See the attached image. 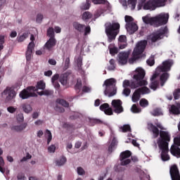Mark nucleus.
Returning a JSON list of instances; mask_svg holds the SVG:
<instances>
[{"instance_id":"obj_16","label":"nucleus","mask_w":180,"mask_h":180,"mask_svg":"<svg viewBox=\"0 0 180 180\" xmlns=\"http://www.w3.org/2000/svg\"><path fill=\"white\" fill-rule=\"evenodd\" d=\"M159 148H160L162 150V153L160 155L162 160L169 161L170 158H169V155H168V153H169V149L168 148V146H159Z\"/></svg>"},{"instance_id":"obj_11","label":"nucleus","mask_w":180,"mask_h":180,"mask_svg":"<svg viewBox=\"0 0 180 180\" xmlns=\"http://www.w3.org/2000/svg\"><path fill=\"white\" fill-rule=\"evenodd\" d=\"M148 129L150 131H152L154 139H157V137L160 136V132L161 131L158 129H160V130H165V128H164L161 122H155V125L153 123H148Z\"/></svg>"},{"instance_id":"obj_8","label":"nucleus","mask_w":180,"mask_h":180,"mask_svg":"<svg viewBox=\"0 0 180 180\" xmlns=\"http://www.w3.org/2000/svg\"><path fill=\"white\" fill-rule=\"evenodd\" d=\"M72 27L76 32L78 33H84V36H88V34H91V26H85L84 24H81L78 21H75L72 22Z\"/></svg>"},{"instance_id":"obj_3","label":"nucleus","mask_w":180,"mask_h":180,"mask_svg":"<svg viewBox=\"0 0 180 180\" xmlns=\"http://www.w3.org/2000/svg\"><path fill=\"white\" fill-rule=\"evenodd\" d=\"M105 32L108 43H112L116 40V37L120 32V24L119 22H107L105 24Z\"/></svg>"},{"instance_id":"obj_59","label":"nucleus","mask_w":180,"mask_h":180,"mask_svg":"<svg viewBox=\"0 0 180 180\" xmlns=\"http://www.w3.org/2000/svg\"><path fill=\"white\" fill-rule=\"evenodd\" d=\"M119 49L123 50L127 47V42H118Z\"/></svg>"},{"instance_id":"obj_56","label":"nucleus","mask_w":180,"mask_h":180,"mask_svg":"<svg viewBox=\"0 0 180 180\" xmlns=\"http://www.w3.org/2000/svg\"><path fill=\"white\" fill-rule=\"evenodd\" d=\"M148 65H150V67H153L154 64H155V60L153 57L150 58L149 59L147 60L146 61Z\"/></svg>"},{"instance_id":"obj_46","label":"nucleus","mask_w":180,"mask_h":180,"mask_svg":"<svg viewBox=\"0 0 180 180\" xmlns=\"http://www.w3.org/2000/svg\"><path fill=\"white\" fill-rule=\"evenodd\" d=\"M108 49L110 50V54H111L112 56H115V54H117L119 53V49H117V48L115 46L112 48H110V46H109Z\"/></svg>"},{"instance_id":"obj_25","label":"nucleus","mask_w":180,"mask_h":180,"mask_svg":"<svg viewBox=\"0 0 180 180\" xmlns=\"http://www.w3.org/2000/svg\"><path fill=\"white\" fill-rule=\"evenodd\" d=\"M140 98H141V93L140 92V90L137 89L134 91L132 95V101L139 102V101H140Z\"/></svg>"},{"instance_id":"obj_44","label":"nucleus","mask_w":180,"mask_h":180,"mask_svg":"<svg viewBox=\"0 0 180 180\" xmlns=\"http://www.w3.org/2000/svg\"><path fill=\"white\" fill-rule=\"evenodd\" d=\"M131 110L132 112V113H140V112H141V109L137 107V105L134 104L131 106Z\"/></svg>"},{"instance_id":"obj_18","label":"nucleus","mask_w":180,"mask_h":180,"mask_svg":"<svg viewBox=\"0 0 180 180\" xmlns=\"http://www.w3.org/2000/svg\"><path fill=\"white\" fill-rule=\"evenodd\" d=\"M27 89L29 91H32V92L38 91V89H41L42 91H44V89H46V83H44L43 80H41L37 83V86H28Z\"/></svg>"},{"instance_id":"obj_60","label":"nucleus","mask_w":180,"mask_h":180,"mask_svg":"<svg viewBox=\"0 0 180 180\" xmlns=\"http://www.w3.org/2000/svg\"><path fill=\"white\" fill-rule=\"evenodd\" d=\"M108 108H109V104H108L107 103H105L102 104L101 105H100V110L105 112V110H106V109Z\"/></svg>"},{"instance_id":"obj_61","label":"nucleus","mask_w":180,"mask_h":180,"mask_svg":"<svg viewBox=\"0 0 180 180\" xmlns=\"http://www.w3.org/2000/svg\"><path fill=\"white\" fill-rule=\"evenodd\" d=\"M77 174L78 175H85V170L81 167H77Z\"/></svg>"},{"instance_id":"obj_53","label":"nucleus","mask_w":180,"mask_h":180,"mask_svg":"<svg viewBox=\"0 0 180 180\" xmlns=\"http://www.w3.org/2000/svg\"><path fill=\"white\" fill-rule=\"evenodd\" d=\"M75 89H78L79 91L81 90L82 88V81L81 79H77V84L75 86Z\"/></svg>"},{"instance_id":"obj_31","label":"nucleus","mask_w":180,"mask_h":180,"mask_svg":"<svg viewBox=\"0 0 180 180\" xmlns=\"http://www.w3.org/2000/svg\"><path fill=\"white\" fill-rule=\"evenodd\" d=\"M56 103H58L59 105L64 106V108H70V103H68L67 101L64 99L58 98L56 100Z\"/></svg>"},{"instance_id":"obj_35","label":"nucleus","mask_w":180,"mask_h":180,"mask_svg":"<svg viewBox=\"0 0 180 180\" xmlns=\"http://www.w3.org/2000/svg\"><path fill=\"white\" fill-rule=\"evenodd\" d=\"M38 95L39 96H43L44 95L45 96H50L53 94V91L51 90H44L42 91L37 92Z\"/></svg>"},{"instance_id":"obj_38","label":"nucleus","mask_w":180,"mask_h":180,"mask_svg":"<svg viewBox=\"0 0 180 180\" xmlns=\"http://www.w3.org/2000/svg\"><path fill=\"white\" fill-rule=\"evenodd\" d=\"M5 166V162L4 161V158L0 157V172L1 174H5V169L2 167Z\"/></svg>"},{"instance_id":"obj_49","label":"nucleus","mask_w":180,"mask_h":180,"mask_svg":"<svg viewBox=\"0 0 180 180\" xmlns=\"http://www.w3.org/2000/svg\"><path fill=\"white\" fill-rule=\"evenodd\" d=\"M130 94H131V90L129 88H124L122 94H124V96H129Z\"/></svg>"},{"instance_id":"obj_57","label":"nucleus","mask_w":180,"mask_h":180,"mask_svg":"<svg viewBox=\"0 0 180 180\" xmlns=\"http://www.w3.org/2000/svg\"><path fill=\"white\" fill-rule=\"evenodd\" d=\"M126 23H131L133 22V20H134V18L133 17L129 15H125L124 17Z\"/></svg>"},{"instance_id":"obj_5","label":"nucleus","mask_w":180,"mask_h":180,"mask_svg":"<svg viewBox=\"0 0 180 180\" xmlns=\"http://www.w3.org/2000/svg\"><path fill=\"white\" fill-rule=\"evenodd\" d=\"M146 77V70L143 68H137L134 72L132 77V85L136 86H138V88L140 86H146L148 85L147 80L144 79Z\"/></svg>"},{"instance_id":"obj_37","label":"nucleus","mask_w":180,"mask_h":180,"mask_svg":"<svg viewBox=\"0 0 180 180\" xmlns=\"http://www.w3.org/2000/svg\"><path fill=\"white\" fill-rule=\"evenodd\" d=\"M139 105L141 106V108H147L148 106L149 103L148 101L146 98H141L139 101Z\"/></svg>"},{"instance_id":"obj_34","label":"nucleus","mask_w":180,"mask_h":180,"mask_svg":"<svg viewBox=\"0 0 180 180\" xmlns=\"http://www.w3.org/2000/svg\"><path fill=\"white\" fill-rule=\"evenodd\" d=\"M115 59H110L109 61L110 65L108 66V71H114L116 68V63Z\"/></svg>"},{"instance_id":"obj_27","label":"nucleus","mask_w":180,"mask_h":180,"mask_svg":"<svg viewBox=\"0 0 180 180\" xmlns=\"http://www.w3.org/2000/svg\"><path fill=\"white\" fill-rule=\"evenodd\" d=\"M21 108L25 113H30V112L33 110V109L32 108V105L27 103H22L21 105Z\"/></svg>"},{"instance_id":"obj_15","label":"nucleus","mask_w":180,"mask_h":180,"mask_svg":"<svg viewBox=\"0 0 180 180\" xmlns=\"http://www.w3.org/2000/svg\"><path fill=\"white\" fill-rule=\"evenodd\" d=\"M169 174L172 180H180L179 170L176 165H174L170 167Z\"/></svg>"},{"instance_id":"obj_30","label":"nucleus","mask_w":180,"mask_h":180,"mask_svg":"<svg viewBox=\"0 0 180 180\" xmlns=\"http://www.w3.org/2000/svg\"><path fill=\"white\" fill-rule=\"evenodd\" d=\"M67 162V158L62 156L61 158H60L59 160H57L56 161V165L58 167H62V165H64V164H65Z\"/></svg>"},{"instance_id":"obj_21","label":"nucleus","mask_w":180,"mask_h":180,"mask_svg":"<svg viewBox=\"0 0 180 180\" xmlns=\"http://www.w3.org/2000/svg\"><path fill=\"white\" fill-rule=\"evenodd\" d=\"M126 29L130 34H133V33L139 30V27L137 26V24H136L135 22H131L127 23Z\"/></svg>"},{"instance_id":"obj_48","label":"nucleus","mask_w":180,"mask_h":180,"mask_svg":"<svg viewBox=\"0 0 180 180\" xmlns=\"http://www.w3.org/2000/svg\"><path fill=\"white\" fill-rule=\"evenodd\" d=\"M127 42V37L125 35H120L118 38V43Z\"/></svg>"},{"instance_id":"obj_13","label":"nucleus","mask_w":180,"mask_h":180,"mask_svg":"<svg viewBox=\"0 0 180 180\" xmlns=\"http://www.w3.org/2000/svg\"><path fill=\"white\" fill-rule=\"evenodd\" d=\"M111 105L114 109L115 113H117V115L123 113L124 110L123 106L122 105H123V102H122L120 99L112 100Z\"/></svg>"},{"instance_id":"obj_54","label":"nucleus","mask_w":180,"mask_h":180,"mask_svg":"<svg viewBox=\"0 0 180 180\" xmlns=\"http://www.w3.org/2000/svg\"><path fill=\"white\" fill-rule=\"evenodd\" d=\"M146 1L147 0H140L138 4V11H140L142 8H144V5L146 4Z\"/></svg>"},{"instance_id":"obj_47","label":"nucleus","mask_w":180,"mask_h":180,"mask_svg":"<svg viewBox=\"0 0 180 180\" xmlns=\"http://www.w3.org/2000/svg\"><path fill=\"white\" fill-rule=\"evenodd\" d=\"M29 35L27 34V33H23L21 36L18 37V41L19 43H22V41H23L25 39H27Z\"/></svg>"},{"instance_id":"obj_2","label":"nucleus","mask_w":180,"mask_h":180,"mask_svg":"<svg viewBox=\"0 0 180 180\" xmlns=\"http://www.w3.org/2000/svg\"><path fill=\"white\" fill-rule=\"evenodd\" d=\"M169 18V13H162L155 17H150V15L143 16L142 20L146 25H150L154 27H159V26L167 25Z\"/></svg>"},{"instance_id":"obj_63","label":"nucleus","mask_w":180,"mask_h":180,"mask_svg":"<svg viewBox=\"0 0 180 180\" xmlns=\"http://www.w3.org/2000/svg\"><path fill=\"white\" fill-rule=\"evenodd\" d=\"M174 146H177V147H180V136L179 137L174 138Z\"/></svg>"},{"instance_id":"obj_58","label":"nucleus","mask_w":180,"mask_h":180,"mask_svg":"<svg viewBox=\"0 0 180 180\" xmlns=\"http://www.w3.org/2000/svg\"><path fill=\"white\" fill-rule=\"evenodd\" d=\"M17 120L20 123L23 122V120H25V117L23 116V113L20 112L19 114H18Z\"/></svg>"},{"instance_id":"obj_26","label":"nucleus","mask_w":180,"mask_h":180,"mask_svg":"<svg viewBox=\"0 0 180 180\" xmlns=\"http://www.w3.org/2000/svg\"><path fill=\"white\" fill-rule=\"evenodd\" d=\"M26 127H27V123L25 122L20 125H15L12 127L11 130H15V131H22V130H25Z\"/></svg>"},{"instance_id":"obj_23","label":"nucleus","mask_w":180,"mask_h":180,"mask_svg":"<svg viewBox=\"0 0 180 180\" xmlns=\"http://www.w3.org/2000/svg\"><path fill=\"white\" fill-rule=\"evenodd\" d=\"M170 153L174 157H176L177 158H180V148L179 146L176 145H172L170 148Z\"/></svg>"},{"instance_id":"obj_33","label":"nucleus","mask_w":180,"mask_h":180,"mask_svg":"<svg viewBox=\"0 0 180 180\" xmlns=\"http://www.w3.org/2000/svg\"><path fill=\"white\" fill-rule=\"evenodd\" d=\"M92 18V13H91L89 11H86L83 13L82 16V20H84V22H86L88 20L91 19Z\"/></svg>"},{"instance_id":"obj_42","label":"nucleus","mask_w":180,"mask_h":180,"mask_svg":"<svg viewBox=\"0 0 180 180\" xmlns=\"http://www.w3.org/2000/svg\"><path fill=\"white\" fill-rule=\"evenodd\" d=\"M121 130H122L123 133H127V131H131V128H130V125L124 124L123 127H120Z\"/></svg>"},{"instance_id":"obj_9","label":"nucleus","mask_w":180,"mask_h":180,"mask_svg":"<svg viewBox=\"0 0 180 180\" xmlns=\"http://www.w3.org/2000/svg\"><path fill=\"white\" fill-rule=\"evenodd\" d=\"M160 139L158 141V147H168L171 141V135L166 131H160Z\"/></svg>"},{"instance_id":"obj_10","label":"nucleus","mask_w":180,"mask_h":180,"mask_svg":"<svg viewBox=\"0 0 180 180\" xmlns=\"http://www.w3.org/2000/svg\"><path fill=\"white\" fill-rule=\"evenodd\" d=\"M1 96H6L4 102L5 103H9L11 101L16 98V91L12 87H6L4 91L1 93Z\"/></svg>"},{"instance_id":"obj_20","label":"nucleus","mask_w":180,"mask_h":180,"mask_svg":"<svg viewBox=\"0 0 180 180\" xmlns=\"http://www.w3.org/2000/svg\"><path fill=\"white\" fill-rule=\"evenodd\" d=\"M33 50H34V42L31 41L27 46V50L25 53L27 61H30V60H32Z\"/></svg>"},{"instance_id":"obj_12","label":"nucleus","mask_w":180,"mask_h":180,"mask_svg":"<svg viewBox=\"0 0 180 180\" xmlns=\"http://www.w3.org/2000/svg\"><path fill=\"white\" fill-rule=\"evenodd\" d=\"M130 157H131V152L130 150H125L122 152L120 155V161H121V165H129V164L131 162V160L129 159Z\"/></svg>"},{"instance_id":"obj_39","label":"nucleus","mask_w":180,"mask_h":180,"mask_svg":"<svg viewBox=\"0 0 180 180\" xmlns=\"http://www.w3.org/2000/svg\"><path fill=\"white\" fill-rule=\"evenodd\" d=\"M174 99L175 101L179 99L180 98V89H176L173 92Z\"/></svg>"},{"instance_id":"obj_41","label":"nucleus","mask_w":180,"mask_h":180,"mask_svg":"<svg viewBox=\"0 0 180 180\" xmlns=\"http://www.w3.org/2000/svg\"><path fill=\"white\" fill-rule=\"evenodd\" d=\"M45 134L48 136L47 144H50V142L51 140H53V135L51 134V131H50L49 129H46Z\"/></svg>"},{"instance_id":"obj_62","label":"nucleus","mask_w":180,"mask_h":180,"mask_svg":"<svg viewBox=\"0 0 180 180\" xmlns=\"http://www.w3.org/2000/svg\"><path fill=\"white\" fill-rule=\"evenodd\" d=\"M91 8V3H89V0H86V4L82 6V9H84L85 11Z\"/></svg>"},{"instance_id":"obj_19","label":"nucleus","mask_w":180,"mask_h":180,"mask_svg":"<svg viewBox=\"0 0 180 180\" xmlns=\"http://www.w3.org/2000/svg\"><path fill=\"white\" fill-rule=\"evenodd\" d=\"M19 96L21 99H27L28 98H31V96H34V93H33V90H29L27 87V89L20 91Z\"/></svg>"},{"instance_id":"obj_6","label":"nucleus","mask_w":180,"mask_h":180,"mask_svg":"<svg viewBox=\"0 0 180 180\" xmlns=\"http://www.w3.org/2000/svg\"><path fill=\"white\" fill-rule=\"evenodd\" d=\"M103 86H105L104 91V95L108 96V98H112L117 94V87H116V79L114 78H110L105 80Z\"/></svg>"},{"instance_id":"obj_45","label":"nucleus","mask_w":180,"mask_h":180,"mask_svg":"<svg viewBox=\"0 0 180 180\" xmlns=\"http://www.w3.org/2000/svg\"><path fill=\"white\" fill-rule=\"evenodd\" d=\"M4 44H5V36L0 35V51L4 50Z\"/></svg>"},{"instance_id":"obj_24","label":"nucleus","mask_w":180,"mask_h":180,"mask_svg":"<svg viewBox=\"0 0 180 180\" xmlns=\"http://www.w3.org/2000/svg\"><path fill=\"white\" fill-rule=\"evenodd\" d=\"M122 86L123 88H131V89H137L138 86H133V79H131V81L130 80H128V79H125L123 81V83H122Z\"/></svg>"},{"instance_id":"obj_29","label":"nucleus","mask_w":180,"mask_h":180,"mask_svg":"<svg viewBox=\"0 0 180 180\" xmlns=\"http://www.w3.org/2000/svg\"><path fill=\"white\" fill-rule=\"evenodd\" d=\"M60 82L62 85H67V82H68V74H63L60 77Z\"/></svg>"},{"instance_id":"obj_32","label":"nucleus","mask_w":180,"mask_h":180,"mask_svg":"<svg viewBox=\"0 0 180 180\" xmlns=\"http://www.w3.org/2000/svg\"><path fill=\"white\" fill-rule=\"evenodd\" d=\"M136 4H137V0H128L127 1V5L131 11H134L136 9Z\"/></svg>"},{"instance_id":"obj_7","label":"nucleus","mask_w":180,"mask_h":180,"mask_svg":"<svg viewBox=\"0 0 180 180\" xmlns=\"http://www.w3.org/2000/svg\"><path fill=\"white\" fill-rule=\"evenodd\" d=\"M167 0H149L143 6L144 11H155L157 8L165 6Z\"/></svg>"},{"instance_id":"obj_43","label":"nucleus","mask_w":180,"mask_h":180,"mask_svg":"<svg viewBox=\"0 0 180 180\" xmlns=\"http://www.w3.org/2000/svg\"><path fill=\"white\" fill-rule=\"evenodd\" d=\"M91 2L94 5H105L108 2L106 0H91Z\"/></svg>"},{"instance_id":"obj_52","label":"nucleus","mask_w":180,"mask_h":180,"mask_svg":"<svg viewBox=\"0 0 180 180\" xmlns=\"http://www.w3.org/2000/svg\"><path fill=\"white\" fill-rule=\"evenodd\" d=\"M77 67L79 70H81L82 68V56H79L77 60Z\"/></svg>"},{"instance_id":"obj_28","label":"nucleus","mask_w":180,"mask_h":180,"mask_svg":"<svg viewBox=\"0 0 180 180\" xmlns=\"http://www.w3.org/2000/svg\"><path fill=\"white\" fill-rule=\"evenodd\" d=\"M158 86H160V82L158 80H152L149 85V88L153 91H157Z\"/></svg>"},{"instance_id":"obj_22","label":"nucleus","mask_w":180,"mask_h":180,"mask_svg":"<svg viewBox=\"0 0 180 180\" xmlns=\"http://www.w3.org/2000/svg\"><path fill=\"white\" fill-rule=\"evenodd\" d=\"M56 44H57V40H56V38H50L45 44L44 47L46 50L50 51Z\"/></svg>"},{"instance_id":"obj_51","label":"nucleus","mask_w":180,"mask_h":180,"mask_svg":"<svg viewBox=\"0 0 180 180\" xmlns=\"http://www.w3.org/2000/svg\"><path fill=\"white\" fill-rule=\"evenodd\" d=\"M91 123H94V124H103V121L100 119L94 118L91 120Z\"/></svg>"},{"instance_id":"obj_55","label":"nucleus","mask_w":180,"mask_h":180,"mask_svg":"<svg viewBox=\"0 0 180 180\" xmlns=\"http://www.w3.org/2000/svg\"><path fill=\"white\" fill-rule=\"evenodd\" d=\"M104 113L108 116H112V115H113V110H112V108L108 107L104 110Z\"/></svg>"},{"instance_id":"obj_17","label":"nucleus","mask_w":180,"mask_h":180,"mask_svg":"<svg viewBox=\"0 0 180 180\" xmlns=\"http://www.w3.org/2000/svg\"><path fill=\"white\" fill-rule=\"evenodd\" d=\"M169 112L171 115H180V101L175 102L174 104L172 105L169 109Z\"/></svg>"},{"instance_id":"obj_36","label":"nucleus","mask_w":180,"mask_h":180,"mask_svg":"<svg viewBox=\"0 0 180 180\" xmlns=\"http://www.w3.org/2000/svg\"><path fill=\"white\" fill-rule=\"evenodd\" d=\"M138 89H139V92H141V95H146V94H150V92H151L150 89H148V87H147L146 86L143 87L139 88Z\"/></svg>"},{"instance_id":"obj_4","label":"nucleus","mask_w":180,"mask_h":180,"mask_svg":"<svg viewBox=\"0 0 180 180\" xmlns=\"http://www.w3.org/2000/svg\"><path fill=\"white\" fill-rule=\"evenodd\" d=\"M172 64V61L165 60L162 63V65H160L157 68V72H163L160 77V86H164V85H165V82L168 81V78H169V74L168 73V71H171Z\"/></svg>"},{"instance_id":"obj_14","label":"nucleus","mask_w":180,"mask_h":180,"mask_svg":"<svg viewBox=\"0 0 180 180\" xmlns=\"http://www.w3.org/2000/svg\"><path fill=\"white\" fill-rule=\"evenodd\" d=\"M167 33V27L161 28L158 32L150 34L152 43H155L158 40L163 39L164 34Z\"/></svg>"},{"instance_id":"obj_64","label":"nucleus","mask_w":180,"mask_h":180,"mask_svg":"<svg viewBox=\"0 0 180 180\" xmlns=\"http://www.w3.org/2000/svg\"><path fill=\"white\" fill-rule=\"evenodd\" d=\"M7 111L9 113H15V112H16V108H15V107H13V106H10V107L7 108Z\"/></svg>"},{"instance_id":"obj_40","label":"nucleus","mask_w":180,"mask_h":180,"mask_svg":"<svg viewBox=\"0 0 180 180\" xmlns=\"http://www.w3.org/2000/svg\"><path fill=\"white\" fill-rule=\"evenodd\" d=\"M47 36L50 37V39H54V28L49 27L47 30Z\"/></svg>"},{"instance_id":"obj_1","label":"nucleus","mask_w":180,"mask_h":180,"mask_svg":"<svg viewBox=\"0 0 180 180\" xmlns=\"http://www.w3.org/2000/svg\"><path fill=\"white\" fill-rule=\"evenodd\" d=\"M146 47H147V41L143 40L138 42L133 51L132 56L130 58H129V57L130 56L131 51L120 52L117 55L118 64H120V65H126L127 63L134 64V61L139 60L140 56L144 53Z\"/></svg>"},{"instance_id":"obj_50","label":"nucleus","mask_w":180,"mask_h":180,"mask_svg":"<svg viewBox=\"0 0 180 180\" xmlns=\"http://www.w3.org/2000/svg\"><path fill=\"white\" fill-rule=\"evenodd\" d=\"M55 110L56 112H58L59 113H64L65 112V110L62 106H60L58 105H56L55 107Z\"/></svg>"}]
</instances>
